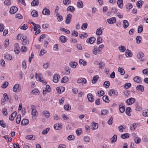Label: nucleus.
<instances>
[{
	"label": "nucleus",
	"instance_id": "obj_1",
	"mask_svg": "<svg viewBox=\"0 0 148 148\" xmlns=\"http://www.w3.org/2000/svg\"><path fill=\"white\" fill-rule=\"evenodd\" d=\"M101 49L99 48V47L97 46H95L92 51L93 53L95 55H97V53L99 54L101 53Z\"/></svg>",
	"mask_w": 148,
	"mask_h": 148
},
{
	"label": "nucleus",
	"instance_id": "obj_2",
	"mask_svg": "<svg viewBox=\"0 0 148 148\" xmlns=\"http://www.w3.org/2000/svg\"><path fill=\"white\" fill-rule=\"evenodd\" d=\"M18 10L16 6H13L10 8V12L11 14H13L16 13Z\"/></svg>",
	"mask_w": 148,
	"mask_h": 148
},
{
	"label": "nucleus",
	"instance_id": "obj_3",
	"mask_svg": "<svg viewBox=\"0 0 148 148\" xmlns=\"http://www.w3.org/2000/svg\"><path fill=\"white\" fill-rule=\"evenodd\" d=\"M88 100L90 102H92L94 101V98L92 94L91 93L88 94L87 95Z\"/></svg>",
	"mask_w": 148,
	"mask_h": 148
},
{
	"label": "nucleus",
	"instance_id": "obj_4",
	"mask_svg": "<svg viewBox=\"0 0 148 148\" xmlns=\"http://www.w3.org/2000/svg\"><path fill=\"white\" fill-rule=\"evenodd\" d=\"M71 18L72 15L69 14H68L66 20V23L67 24H69L70 23Z\"/></svg>",
	"mask_w": 148,
	"mask_h": 148
},
{
	"label": "nucleus",
	"instance_id": "obj_5",
	"mask_svg": "<svg viewBox=\"0 0 148 148\" xmlns=\"http://www.w3.org/2000/svg\"><path fill=\"white\" fill-rule=\"evenodd\" d=\"M95 40L96 39L95 37H92L89 38L87 39L86 40V42L89 43L91 44L93 43L95 41Z\"/></svg>",
	"mask_w": 148,
	"mask_h": 148
},
{
	"label": "nucleus",
	"instance_id": "obj_6",
	"mask_svg": "<svg viewBox=\"0 0 148 148\" xmlns=\"http://www.w3.org/2000/svg\"><path fill=\"white\" fill-rule=\"evenodd\" d=\"M77 82L79 84H85L86 83V80L85 78H80L78 79Z\"/></svg>",
	"mask_w": 148,
	"mask_h": 148
},
{
	"label": "nucleus",
	"instance_id": "obj_7",
	"mask_svg": "<svg viewBox=\"0 0 148 148\" xmlns=\"http://www.w3.org/2000/svg\"><path fill=\"white\" fill-rule=\"evenodd\" d=\"M116 21V18L115 17H112L109 19H108L107 21L108 23L110 24H112L115 23Z\"/></svg>",
	"mask_w": 148,
	"mask_h": 148
},
{
	"label": "nucleus",
	"instance_id": "obj_8",
	"mask_svg": "<svg viewBox=\"0 0 148 148\" xmlns=\"http://www.w3.org/2000/svg\"><path fill=\"white\" fill-rule=\"evenodd\" d=\"M60 78V75L58 74H55L53 77V81L54 82L57 83Z\"/></svg>",
	"mask_w": 148,
	"mask_h": 148
},
{
	"label": "nucleus",
	"instance_id": "obj_9",
	"mask_svg": "<svg viewBox=\"0 0 148 148\" xmlns=\"http://www.w3.org/2000/svg\"><path fill=\"white\" fill-rule=\"evenodd\" d=\"M34 107L35 106L34 105H32L31 106L32 114L33 116L35 117L36 115V114L38 113L36 109L34 108Z\"/></svg>",
	"mask_w": 148,
	"mask_h": 148
},
{
	"label": "nucleus",
	"instance_id": "obj_10",
	"mask_svg": "<svg viewBox=\"0 0 148 148\" xmlns=\"http://www.w3.org/2000/svg\"><path fill=\"white\" fill-rule=\"evenodd\" d=\"M50 12L49 9L45 8L42 12V14L43 15H49L50 14Z\"/></svg>",
	"mask_w": 148,
	"mask_h": 148
},
{
	"label": "nucleus",
	"instance_id": "obj_11",
	"mask_svg": "<svg viewBox=\"0 0 148 148\" xmlns=\"http://www.w3.org/2000/svg\"><path fill=\"white\" fill-rule=\"evenodd\" d=\"M135 100L134 98H131L129 99H127L126 102L127 104L128 105H130L134 103L135 101Z\"/></svg>",
	"mask_w": 148,
	"mask_h": 148
},
{
	"label": "nucleus",
	"instance_id": "obj_12",
	"mask_svg": "<svg viewBox=\"0 0 148 148\" xmlns=\"http://www.w3.org/2000/svg\"><path fill=\"white\" fill-rule=\"evenodd\" d=\"M17 114L16 111L13 112L11 114L10 116L9 117V120L11 121H13L14 118L16 117Z\"/></svg>",
	"mask_w": 148,
	"mask_h": 148
},
{
	"label": "nucleus",
	"instance_id": "obj_13",
	"mask_svg": "<svg viewBox=\"0 0 148 148\" xmlns=\"http://www.w3.org/2000/svg\"><path fill=\"white\" fill-rule=\"evenodd\" d=\"M119 110L120 112L123 113L125 110V107L124 105H123L122 103L120 104L119 105Z\"/></svg>",
	"mask_w": 148,
	"mask_h": 148
},
{
	"label": "nucleus",
	"instance_id": "obj_14",
	"mask_svg": "<svg viewBox=\"0 0 148 148\" xmlns=\"http://www.w3.org/2000/svg\"><path fill=\"white\" fill-rule=\"evenodd\" d=\"M99 78V77L98 75H96L93 77V79L92 80V82L93 84H95L97 82Z\"/></svg>",
	"mask_w": 148,
	"mask_h": 148
},
{
	"label": "nucleus",
	"instance_id": "obj_15",
	"mask_svg": "<svg viewBox=\"0 0 148 148\" xmlns=\"http://www.w3.org/2000/svg\"><path fill=\"white\" fill-rule=\"evenodd\" d=\"M15 48L14 49V51L16 54H18L20 51L19 50V47L18 44H16L15 46Z\"/></svg>",
	"mask_w": 148,
	"mask_h": 148
},
{
	"label": "nucleus",
	"instance_id": "obj_16",
	"mask_svg": "<svg viewBox=\"0 0 148 148\" xmlns=\"http://www.w3.org/2000/svg\"><path fill=\"white\" fill-rule=\"evenodd\" d=\"M125 55L127 57H131L132 55V53H131L130 51L127 49L125 53Z\"/></svg>",
	"mask_w": 148,
	"mask_h": 148
},
{
	"label": "nucleus",
	"instance_id": "obj_17",
	"mask_svg": "<svg viewBox=\"0 0 148 148\" xmlns=\"http://www.w3.org/2000/svg\"><path fill=\"white\" fill-rule=\"evenodd\" d=\"M26 38L27 37L26 36H23L22 37V41L23 45H26L27 44H29V42L28 41L27 42Z\"/></svg>",
	"mask_w": 148,
	"mask_h": 148
},
{
	"label": "nucleus",
	"instance_id": "obj_18",
	"mask_svg": "<svg viewBox=\"0 0 148 148\" xmlns=\"http://www.w3.org/2000/svg\"><path fill=\"white\" fill-rule=\"evenodd\" d=\"M62 126L61 125L56 124L54 125V128L56 130H59L62 128Z\"/></svg>",
	"mask_w": 148,
	"mask_h": 148
},
{
	"label": "nucleus",
	"instance_id": "obj_19",
	"mask_svg": "<svg viewBox=\"0 0 148 148\" xmlns=\"http://www.w3.org/2000/svg\"><path fill=\"white\" fill-rule=\"evenodd\" d=\"M29 121L27 119H24L22 120L21 122V125H26L29 123Z\"/></svg>",
	"mask_w": 148,
	"mask_h": 148
},
{
	"label": "nucleus",
	"instance_id": "obj_20",
	"mask_svg": "<svg viewBox=\"0 0 148 148\" xmlns=\"http://www.w3.org/2000/svg\"><path fill=\"white\" fill-rule=\"evenodd\" d=\"M39 1L38 0H33L31 3V5L32 6H37L39 4Z\"/></svg>",
	"mask_w": 148,
	"mask_h": 148
},
{
	"label": "nucleus",
	"instance_id": "obj_21",
	"mask_svg": "<svg viewBox=\"0 0 148 148\" xmlns=\"http://www.w3.org/2000/svg\"><path fill=\"white\" fill-rule=\"evenodd\" d=\"M133 80L135 82L137 83H139L140 82L142 81L141 78L138 76H136L134 77L133 79Z\"/></svg>",
	"mask_w": 148,
	"mask_h": 148
},
{
	"label": "nucleus",
	"instance_id": "obj_22",
	"mask_svg": "<svg viewBox=\"0 0 148 148\" xmlns=\"http://www.w3.org/2000/svg\"><path fill=\"white\" fill-rule=\"evenodd\" d=\"M117 4L119 8H122L123 6V0H118L117 2Z\"/></svg>",
	"mask_w": 148,
	"mask_h": 148
},
{
	"label": "nucleus",
	"instance_id": "obj_23",
	"mask_svg": "<svg viewBox=\"0 0 148 148\" xmlns=\"http://www.w3.org/2000/svg\"><path fill=\"white\" fill-rule=\"evenodd\" d=\"M98 127V125L97 123L93 122L92 123V129L93 130L97 129Z\"/></svg>",
	"mask_w": 148,
	"mask_h": 148
},
{
	"label": "nucleus",
	"instance_id": "obj_24",
	"mask_svg": "<svg viewBox=\"0 0 148 148\" xmlns=\"http://www.w3.org/2000/svg\"><path fill=\"white\" fill-rule=\"evenodd\" d=\"M130 134L128 133L122 134L121 136V137L123 139L128 138L129 137Z\"/></svg>",
	"mask_w": 148,
	"mask_h": 148
},
{
	"label": "nucleus",
	"instance_id": "obj_25",
	"mask_svg": "<svg viewBox=\"0 0 148 148\" xmlns=\"http://www.w3.org/2000/svg\"><path fill=\"white\" fill-rule=\"evenodd\" d=\"M31 14L33 17H36L38 16V13L36 10H33Z\"/></svg>",
	"mask_w": 148,
	"mask_h": 148
},
{
	"label": "nucleus",
	"instance_id": "obj_26",
	"mask_svg": "<svg viewBox=\"0 0 148 148\" xmlns=\"http://www.w3.org/2000/svg\"><path fill=\"white\" fill-rule=\"evenodd\" d=\"M117 136L116 134H114L113 136L111 138L110 140L112 143H114L117 140Z\"/></svg>",
	"mask_w": 148,
	"mask_h": 148
},
{
	"label": "nucleus",
	"instance_id": "obj_27",
	"mask_svg": "<svg viewBox=\"0 0 148 148\" xmlns=\"http://www.w3.org/2000/svg\"><path fill=\"white\" fill-rule=\"evenodd\" d=\"M25 138L27 139L34 140L35 139V136L34 137L33 135H31L26 136Z\"/></svg>",
	"mask_w": 148,
	"mask_h": 148
},
{
	"label": "nucleus",
	"instance_id": "obj_28",
	"mask_svg": "<svg viewBox=\"0 0 148 148\" xmlns=\"http://www.w3.org/2000/svg\"><path fill=\"white\" fill-rule=\"evenodd\" d=\"M77 64V63L76 62H71L69 64V65L73 68H75Z\"/></svg>",
	"mask_w": 148,
	"mask_h": 148
},
{
	"label": "nucleus",
	"instance_id": "obj_29",
	"mask_svg": "<svg viewBox=\"0 0 148 148\" xmlns=\"http://www.w3.org/2000/svg\"><path fill=\"white\" fill-rule=\"evenodd\" d=\"M136 89L137 90H140L142 92H143L144 90V87L142 85L137 86L136 87Z\"/></svg>",
	"mask_w": 148,
	"mask_h": 148
},
{
	"label": "nucleus",
	"instance_id": "obj_30",
	"mask_svg": "<svg viewBox=\"0 0 148 148\" xmlns=\"http://www.w3.org/2000/svg\"><path fill=\"white\" fill-rule=\"evenodd\" d=\"M42 113L44 114L45 117L47 118H49L50 116V114L48 111H45L43 112Z\"/></svg>",
	"mask_w": 148,
	"mask_h": 148
},
{
	"label": "nucleus",
	"instance_id": "obj_31",
	"mask_svg": "<svg viewBox=\"0 0 148 148\" xmlns=\"http://www.w3.org/2000/svg\"><path fill=\"white\" fill-rule=\"evenodd\" d=\"M75 10V8L74 7L71 6H70L68 7L67 9V10L69 11H70L72 12H74Z\"/></svg>",
	"mask_w": 148,
	"mask_h": 148
},
{
	"label": "nucleus",
	"instance_id": "obj_32",
	"mask_svg": "<svg viewBox=\"0 0 148 148\" xmlns=\"http://www.w3.org/2000/svg\"><path fill=\"white\" fill-rule=\"evenodd\" d=\"M102 99L104 101L107 103H108L110 101L108 97L106 95L103 96V97Z\"/></svg>",
	"mask_w": 148,
	"mask_h": 148
},
{
	"label": "nucleus",
	"instance_id": "obj_33",
	"mask_svg": "<svg viewBox=\"0 0 148 148\" xmlns=\"http://www.w3.org/2000/svg\"><path fill=\"white\" fill-rule=\"evenodd\" d=\"M79 1L80 2H77V6L79 8H82L83 7V4L82 1Z\"/></svg>",
	"mask_w": 148,
	"mask_h": 148
},
{
	"label": "nucleus",
	"instance_id": "obj_34",
	"mask_svg": "<svg viewBox=\"0 0 148 148\" xmlns=\"http://www.w3.org/2000/svg\"><path fill=\"white\" fill-rule=\"evenodd\" d=\"M102 30L100 28L97 29L96 32V34L98 36H100L102 34Z\"/></svg>",
	"mask_w": 148,
	"mask_h": 148
},
{
	"label": "nucleus",
	"instance_id": "obj_35",
	"mask_svg": "<svg viewBox=\"0 0 148 148\" xmlns=\"http://www.w3.org/2000/svg\"><path fill=\"white\" fill-rule=\"evenodd\" d=\"M118 71L119 72H120L121 74V75H123L125 74V71L123 68H122L119 67L118 69Z\"/></svg>",
	"mask_w": 148,
	"mask_h": 148
},
{
	"label": "nucleus",
	"instance_id": "obj_36",
	"mask_svg": "<svg viewBox=\"0 0 148 148\" xmlns=\"http://www.w3.org/2000/svg\"><path fill=\"white\" fill-rule=\"evenodd\" d=\"M123 27L124 28L126 29L128 26L129 23L128 21L126 20H124L123 21Z\"/></svg>",
	"mask_w": 148,
	"mask_h": 148
},
{
	"label": "nucleus",
	"instance_id": "obj_37",
	"mask_svg": "<svg viewBox=\"0 0 148 148\" xmlns=\"http://www.w3.org/2000/svg\"><path fill=\"white\" fill-rule=\"evenodd\" d=\"M103 86L106 87V88H109L110 85V83L108 81H105L104 82Z\"/></svg>",
	"mask_w": 148,
	"mask_h": 148
},
{
	"label": "nucleus",
	"instance_id": "obj_38",
	"mask_svg": "<svg viewBox=\"0 0 148 148\" xmlns=\"http://www.w3.org/2000/svg\"><path fill=\"white\" fill-rule=\"evenodd\" d=\"M71 1L70 0H63V3L64 5H66L71 3Z\"/></svg>",
	"mask_w": 148,
	"mask_h": 148
},
{
	"label": "nucleus",
	"instance_id": "obj_39",
	"mask_svg": "<svg viewBox=\"0 0 148 148\" xmlns=\"http://www.w3.org/2000/svg\"><path fill=\"white\" fill-rule=\"evenodd\" d=\"M142 40V38L140 36H137L136 38V43L137 44L140 43Z\"/></svg>",
	"mask_w": 148,
	"mask_h": 148
},
{
	"label": "nucleus",
	"instance_id": "obj_40",
	"mask_svg": "<svg viewBox=\"0 0 148 148\" xmlns=\"http://www.w3.org/2000/svg\"><path fill=\"white\" fill-rule=\"evenodd\" d=\"M68 81V78L67 77H64L62 79L61 81V82L65 83L67 82Z\"/></svg>",
	"mask_w": 148,
	"mask_h": 148
},
{
	"label": "nucleus",
	"instance_id": "obj_41",
	"mask_svg": "<svg viewBox=\"0 0 148 148\" xmlns=\"http://www.w3.org/2000/svg\"><path fill=\"white\" fill-rule=\"evenodd\" d=\"M119 49L121 52H124L126 50V48L123 46L121 45L119 47Z\"/></svg>",
	"mask_w": 148,
	"mask_h": 148
},
{
	"label": "nucleus",
	"instance_id": "obj_42",
	"mask_svg": "<svg viewBox=\"0 0 148 148\" xmlns=\"http://www.w3.org/2000/svg\"><path fill=\"white\" fill-rule=\"evenodd\" d=\"M144 56V54L143 53L141 52H139L137 55V57L139 59L143 57Z\"/></svg>",
	"mask_w": 148,
	"mask_h": 148
},
{
	"label": "nucleus",
	"instance_id": "obj_43",
	"mask_svg": "<svg viewBox=\"0 0 148 148\" xmlns=\"http://www.w3.org/2000/svg\"><path fill=\"white\" fill-rule=\"evenodd\" d=\"M19 85L18 84H16L14 85L13 87V90L14 92H16L17 91V89L18 88Z\"/></svg>",
	"mask_w": 148,
	"mask_h": 148
},
{
	"label": "nucleus",
	"instance_id": "obj_44",
	"mask_svg": "<svg viewBox=\"0 0 148 148\" xmlns=\"http://www.w3.org/2000/svg\"><path fill=\"white\" fill-rule=\"evenodd\" d=\"M21 115H18L17 116L16 119V123H19L20 122L21 120Z\"/></svg>",
	"mask_w": 148,
	"mask_h": 148
},
{
	"label": "nucleus",
	"instance_id": "obj_45",
	"mask_svg": "<svg viewBox=\"0 0 148 148\" xmlns=\"http://www.w3.org/2000/svg\"><path fill=\"white\" fill-rule=\"evenodd\" d=\"M134 142L136 144H138L141 141V139L138 137H136L134 139Z\"/></svg>",
	"mask_w": 148,
	"mask_h": 148
},
{
	"label": "nucleus",
	"instance_id": "obj_46",
	"mask_svg": "<svg viewBox=\"0 0 148 148\" xmlns=\"http://www.w3.org/2000/svg\"><path fill=\"white\" fill-rule=\"evenodd\" d=\"M66 38L65 36H61L60 37L59 39L62 42L64 43L66 41Z\"/></svg>",
	"mask_w": 148,
	"mask_h": 148
},
{
	"label": "nucleus",
	"instance_id": "obj_47",
	"mask_svg": "<svg viewBox=\"0 0 148 148\" xmlns=\"http://www.w3.org/2000/svg\"><path fill=\"white\" fill-rule=\"evenodd\" d=\"M45 91L48 92L50 91V87L49 85H47L46 86V88H45Z\"/></svg>",
	"mask_w": 148,
	"mask_h": 148
},
{
	"label": "nucleus",
	"instance_id": "obj_48",
	"mask_svg": "<svg viewBox=\"0 0 148 148\" xmlns=\"http://www.w3.org/2000/svg\"><path fill=\"white\" fill-rule=\"evenodd\" d=\"M102 42V39L100 37H98L97 40V44L98 45L100 43Z\"/></svg>",
	"mask_w": 148,
	"mask_h": 148
},
{
	"label": "nucleus",
	"instance_id": "obj_49",
	"mask_svg": "<svg viewBox=\"0 0 148 148\" xmlns=\"http://www.w3.org/2000/svg\"><path fill=\"white\" fill-rule=\"evenodd\" d=\"M87 23H85L82 25L81 28L82 29L85 30L87 28Z\"/></svg>",
	"mask_w": 148,
	"mask_h": 148
},
{
	"label": "nucleus",
	"instance_id": "obj_50",
	"mask_svg": "<svg viewBox=\"0 0 148 148\" xmlns=\"http://www.w3.org/2000/svg\"><path fill=\"white\" fill-rule=\"evenodd\" d=\"M64 108L65 110L69 111L71 109V106L68 104L65 105L64 106Z\"/></svg>",
	"mask_w": 148,
	"mask_h": 148
},
{
	"label": "nucleus",
	"instance_id": "obj_51",
	"mask_svg": "<svg viewBox=\"0 0 148 148\" xmlns=\"http://www.w3.org/2000/svg\"><path fill=\"white\" fill-rule=\"evenodd\" d=\"M131 111V109L130 107H127L125 110V113L126 114H127L128 116L129 115V114H130V112Z\"/></svg>",
	"mask_w": 148,
	"mask_h": 148
},
{
	"label": "nucleus",
	"instance_id": "obj_52",
	"mask_svg": "<svg viewBox=\"0 0 148 148\" xmlns=\"http://www.w3.org/2000/svg\"><path fill=\"white\" fill-rule=\"evenodd\" d=\"M5 58L9 60H11L12 58V57L10 54H6L5 55Z\"/></svg>",
	"mask_w": 148,
	"mask_h": 148
},
{
	"label": "nucleus",
	"instance_id": "obj_53",
	"mask_svg": "<svg viewBox=\"0 0 148 148\" xmlns=\"http://www.w3.org/2000/svg\"><path fill=\"white\" fill-rule=\"evenodd\" d=\"M79 63L81 64H83V66H85L86 64V63L82 59H80L79 60Z\"/></svg>",
	"mask_w": 148,
	"mask_h": 148
},
{
	"label": "nucleus",
	"instance_id": "obj_54",
	"mask_svg": "<svg viewBox=\"0 0 148 148\" xmlns=\"http://www.w3.org/2000/svg\"><path fill=\"white\" fill-rule=\"evenodd\" d=\"M8 83L7 82H5L1 86V88H5L8 86Z\"/></svg>",
	"mask_w": 148,
	"mask_h": 148
},
{
	"label": "nucleus",
	"instance_id": "obj_55",
	"mask_svg": "<svg viewBox=\"0 0 148 148\" xmlns=\"http://www.w3.org/2000/svg\"><path fill=\"white\" fill-rule=\"evenodd\" d=\"M143 30L142 26L140 25L139 26L138 29V32L139 33H140Z\"/></svg>",
	"mask_w": 148,
	"mask_h": 148
},
{
	"label": "nucleus",
	"instance_id": "obj_56",
	"mask_svg": "<svg viewBox=\"0 0 148 148\" xmlns=\"http://www.w3.org/2000/svg\"><path fill=\"white\" fill-rule=\"evenodd\" d=\"M131 84L130 83H126L124 86L125 88L126 89H128L131 87Z\"/></svg>",
	"mask_w": 148,
	"mask_h": 148
},
{
	"label": "nucleus",
	"instance_id": "obj_57",
	"mask_svg": "<svg viewBox=\"0 0 148 148\" xmlns=\"http://www.w3.org/2000/svg\"><path fill=\"white\" fill-rule=\"evenodd\" d=\"M50 129L48 127L45 130H43L42 133L44 135L46 134H47L48 132L49 131Z\"/></svg>",
	"mask_w": 148,
	"mask_h": 148
},
{
	"label": "nucleus",
	"instance_id": "obj_58",
	"mask_svg": "<svg viewBox=\"0 0 148 148\" xmlns=\"http://www.w3.org/2000/svg\"><path fill=\"white\" fill-rule=\"evenodd\" d=\"M136 127V125L135 123L133 124L130 125V129L132 130H134Z\"/></svg>",
	"mask_w": 148,
	"mask_h": 148
},
{
	"label": "nucleus",
	"instance_id": "obj_59",
	"mask_svg": "<svg viewBox=\"0 0 148 148\" xmlns=\"http://www.w3.org/2000/svg\"><path fill=\"white\" fill-rule=\"evenodd\" d=\"M84 140L86 142H89L90 140V139L89 137L88 136H85L84 137Z\"/></svg>",
	"mask_w": 148,
	"mask_h": 148
},
{
	"label": "nucleus",
	"instance_id": "obj_60",
	"mask_svg": "<svg viewBox=\"0 0 148 148\" xmlns=\"http://www.w3.org/2000/svg\"><path fill=\"white\" fill-rule=\"evenodd\" d=\"M75 139V137L73 135H70L67 137V139L69 140H73Z\"/></svg>",
	"mask_w": 148,
	"mask_h": 148
},
{
	"label": "nucleus",
	"instance_id": "obj_61",
	"mask_svg": "<svg viewBox=\"0 0 148 148\" xmlns=\"http://www.w3.org/2000/svg\"><path fill=\"white\" fill-rule=\"evenodd\" d=\"M143 115L145 116H148V110H145L143 111Z\"/></svg>",
	"mask_w": 148,
	"mask_h": 148
},
{
	"label": "nucleus",
	"instance_id": "obj_62",
	"mask_svg": "<svg viewBox=\"0 0 148 148\" xmlns=\"http://www.w3.org/2000/svg\"><path fill=\"white\" fill-rule=\"evenodd\" d=\"M40 26L39 25H36L34 26V30L35 31H36L37 29L38 30H40Z\"/></svg>",
	"mask_w": 148,
	"mask_h": 148
},
{
	"label": "nucleus",
	"instance_id": "obj_63",
	"mask_svg": "<svg viewBox=\"0 0 148 148\" xmlns=\"http://www.w3.org/2000/svg\"><path fill=\"white\" fill-rule=\"evenodd\" d=\"M98 95V96L100 97L103 96L104 94V92L103 90H101L99 92V91L97 92Z\"/></svg>",
	"mask_w": 148,
	"mask_h": 148
},
{
	"label": "nucleus",
	"instance_id": "obj_64",
	"mask_svg": "<svg viewBox=\"0 0 148 148\" xmlns=\"http://www.w3.org/2000/svg\"><path fill=\"white\" fill-rule=\"evenodd\" d=\"M82 132V130L81 128L78 129L76 131V132L78 136L80 135Z\"/></svg>",
	"mask_w": 148,
	"mask_h": 148
}]
</instances>
